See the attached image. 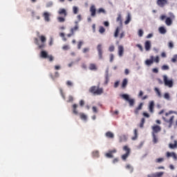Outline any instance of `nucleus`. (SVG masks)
Here are the masks:
<instances>
[{
	"label": "nucleus",
	"instance_id": "nucleus-1",
	"mask_svg": "<svg viewBox=\"0 0 177 177\" xmlns=\"http://www.w3.org/2000/svg\"><path fill=\"white\" fill-rule=\"evenodd\" d=\"M174 111L167 112L165 113V117H162V120L169 124V128H171L172 127V124H174V120L175 119L174 115H171V114H174ZM171 115V116H169Z\"/></svg>",
	"mask_w": 177,
	"mask_h": 177
},
{
	"label": "nucleus",
	"instance_id": "nucleus-2",
	"mask_svg": "<svg viewBox=\"0 0 177 177\" xmlns=\"http://www.w3.org/2000/svg\"><path fill=\"white\" fill-rule=\"evenodd\" d=\"M88 92L94 95H99L103 93V88H100L99 86H92L89 89Z\"/></svg>",
	"mask_w": 177,
	"mask_h": 177
},
{
	"label": "nucleus",
	"instance_id": "nucleus-3",
	"mask_svg": "<svg viewBox=\"0 0 177 177\" xmlns=\"http://www.w3.org/2000/svg\"><path fill=\"white\" fill-rule=\"evenodd\" d=\"M39 38L40 39L41 42L42 44L39 45L38 38L35 37L34 39L35 45H38L39 49H44L45 48V42H46V37L44 35L39 36Z\"/></svg>",
	"mask_w": 177,
	"mask_h": 177
},
{
	"label": "nucleus",
	"instance_id": "nucleus-4",
	"mask_svg": "<svg viewBox=\"0 0 177 177\" xmlns=\"http://www.w3.org/2000/svg\"><path fill=\"white\" fill-rule=\"evenodd\" d=\"M121 98L124 99V100H127L129 102V106H133L135 104V100L130 98L129 95L128 94H122Z\"/></svg>",
	"mask_w": 177,
	"mask_h": 177
},
{
	"label": "nucleus",
	"instance_id": "nucleus-5",
	"mask_svg": "<svg viewBox=\"0 0 177 177\" xmlns=\"http://www.w3.org/2000/svg\"><path fill=\"white\" fill-rule=\"evenodd\" d=\"M123 150L126 151V153L122 156V160H123V161H125V160H127L128 157H129V154L131 153V149H129L128 146L125 145L124 147H123Z\"/></svg>",
	"mask_w": 177,
	"mask_h": 177
},
{
	"label": "nucleus",
	"instance_id": "nucleus-6",
	"mask_svg": "<svg viewBox=\"0 0 177 177\" xmlns=\"http://www.w3.org/2000/svg\"><path fill=\"white\" fill-rule=\"evenodd\" d=\"M163 81L166 86H169V88H172V86H174V82L172 80H169L167 75L163 76Z\"/></svg>",
	"mask_w": 177,
	"mask_h": 177
},
{
	"label": "nucleus",
	"instance_id": "nucleus-7",
	"mask_svg": "<svg viewBox=\"0 0 177 177\" xmlns=\"http://www.w3.org/2000/svg\"><path fill=\"white\" fill-rule=\"evenodd\" d=\"M173 20H175V15H174V13L171 12L170 13V17L166 18L165 24L167 26H171Z\"/></svg>",
	"mask_w": 177,
	"mask_h": 177
},
{
	"label": "nucleus",
	"instance_id": "nucleus-8",
	"mask_svg": "<svg viewBox=\"0 0 177 177\" xmlns=\"http://www.w3.org/2000/svg\"><path fill=\"white\" fill-rule=\"evenodd\" d=\"M115 153H117V149H113L112 150H109L108 153H105V156H106L107 158H113Z\"/></svg>",
	"mask_w": 177,
	"mask_h": 177
},
{
	"label": "nucleus",
	"instance_id": "nucleus-9",
	"mask_svg": "<svg viewBox=\"0 0 177 177\" xmlns=\"http://www.w3.org/2000/svg\"><path fill=\"white\" fill-rule=\"evenodd\" d=\"M156 3L160 8H164L165 5H168V0H157Z\"/></svg>",
	"mask_w": 177,
	"mask_h": 177
},
{
	"label": "nucleus",
	"instance_id": "nucleus-10",
	"mask_svg": "<svg viewBox=\"0 0 177 177\" xmlns=\"http://www.w3.org/2000/svg\"><path fill=\"white\" fill-rule=\"evenodd\" d=\"M97 50L98 52V56L100 59H103V49L102 44H98L97 46Z\"/></svg>",
	"mask_w": 177,
	"mask_h": 177
},
{
	"label": "nucleus",
	"instance_id": "nucleus-11",
	"mask_svg": "<svg viewBox=\"0 0 177 177\" xmlns=\"http://www.w3.org/2000/svg\"><path fill=\"white\" fill-rule=\"evenodd\" d=\"M158 132H161V127L158 125H154L152 127V134L158 133Z\"/></svg>",
	"mask_w": 177,
	"mask_h": 177
},
{
	"label": "nucleus",
	"instance_id": "nucleus-12",
	"mask_svg": "<svg viewBox=\"0 0 177 177\" xmlns=\"http://www.w3.org/2000/svg\"><path fill=\"white\" fill-rule=\"evenodd\" d=\"M118 56L120 57H122V56H124V46L119 45L118 46Z\"/></svg>",
	"mask_w": 177,
	"mask_h": 177
},
{
	"label": "nucleus",
	"instance_id": "nucleus-13",
	"mask_svg": "<svg viewBox=\"0 0 177 177\" xmlns=\"http://www.w3.org/2000/svg\"><path fill=\"white\" fill-rule=\"evenodd\" d=\"M58 14L59 16H63V17H66L67 16V11L64 8H60L58 11Z\"/></svg>",
	"mask_w": 177,
	"mask_h": 177
},
{
	"label": "nucleus",
	"instance_id": "nucleus-14",
	"mask_svg": "<svg viewBox=\"0 0 177 177\" xmlns=\"http://www.w3.org/2000/svg\"><path fill=\"white\" fill-rule=\"evenodd\" d=\"M91 16L95 17L96 16V7L95 6H91L90 7Z\"/></svg>",
	"mask_w": 177,
	"mask_h": 177
},
{
	"label": "nucleus",
	"instance_id": "nucleus-15",
	"mask_svg": "<svg viewBox=\"0 0 177 177\" xmlns=\"http://www.w3.org/2000/svg\"><path fill=\"white\" fill-rule=\"evenodd\" d=\"M153 63H154V57L153 56H151L150 59H147L145 61V64L147 66H151V64H153Z\"/></svg>",
	"mask_w": 177,
	"mask_h": 177
},
{
	"label": "nucleus",
	"instance_id": "nucleus-16",
	"mask_svg": "<svg viewBox=\"0 0 177 177\" xmlns=\"http://www.w3.org/2000/svg\"><path fill=\"white\" fill-rule=\"evenodd\" d=\"M166 156L167 158L172 157L174 160H177V156L175 152H167Z\"/></svg>",
	"mask_w": 177,
	"mask_h": 177
},
{
	"label": "nucleus",
	"instance_id": "nucleus-17",
	"mask_svg": "<svg viewBox=\"0 0 177 177\" xmlns=\"http://www.w3.org/2000/svg\"><path fill=\"white\" fill-rule=\"evenodd\" d=\"M145 50H150L151 48V43L150 41H147L145 44Z\"/></svg>",
	"mask_w": 177,
	"mask_h": 177
},
{
	"label": "nucleus",
	"instance_id": "nucleus-18",
	"mask_svg": "<svg viewBox=\"0 0 177 177\" xmlns=\"http://www.w3.org/2000/svg\"><path fill=\"white\" fill-rule=\"evenodd\" d=\"M149 110L151 113H154V102L151 101L149 103Z\"/></svg>",
	"mask_w": 177,
	"mask_h": 177
},
{
	"label": "nucleus",
	"instance_id": "nucleus-19",
	"mask_svg": "<svg viewBox=\"0 0 177 177\" xmlns=\"http://www.w3.org/2000/svg\"><path fill=\"white\" fill-rule=\"evenodd\" d=\"M88 68L91 71H96L97 70V66H96V64H90Z\"/></svg>",
	"mask_w": 177,
	"mask_h": 177
},
{
	"label": "nucleus",
	"instance_id": "nucleus-20",
	"mask_svg": "<svg viewBox=\"0 0 177 177\" xmlns=\"http://www.w3.org/2000/svg\"><path fill=\"white\" fill-rule=\"evenodd\" d=\"M50 16V15L49 14V12H45L43 14V17H44V20L46 21H49L50 20V19L49 18V17Z\"/></svg>",
	"mask_w": 177,
	"mask_h": 177
},
{
	"label": "nucleus",
	"instance_id": "nucleus-21",
	"mask_svg": "<svg viewBox=\"0 0 177 177\" xmlns=\"http://www.w3.org/2000/svg\"><path fill=\"white\" fill-rule=\"evenodd\" d=\"M128 85V79L125 78L123 80L122 83V88L123 89H125L127 88V86Z\"/></svg>",
	"mask_w": 177,
	"mask_h": 177
},
{
	"label": "nucleus",
	"instance_id": "nucleus-22",
	"mask_svg": "<svg viewBox=\"0 0 177 177\" xmlns=\"http://www.w3.org/2000/svg\"><path fill=\"white\" fill-rule=\"evenodd\" d=\"M105 136H106V138H109V139H113L114 138V133L111 131H108L106 133Z\"/></svg>",
	"mask_w": 177,
	"mask_h": 177
},
{
	"label": "nucleus",
	"instance_id": "nucleus-23",
	"mask_svg": "<svg viewBox=\"0 0 177 177\" xmlns=\"http://www.w3.org/2000/svg\"><path fill=\"white\" fill-rule=\"evenodd\" d=\"M41 57L43 59H47L48 58V53L46 51L42 50L40 54Z\"/></svg>",
	"mask_w": 177,
	"mask_h": 177
},
{
	"label": "nucleus",
	"instance_id": "nucleus-24",
	"mask_svg": "<svg viewBox=\"0 0 177 177\" xmlns=\"http://www.w3.org/2000/svg\"><path fill=\"white\" fill-rule=\"evenodd\" d=\"M75 27L72 28L71 29V32H73L74 34V31H77L78 30V28H80V27L78 26V22L75 21Z\"/></svg>",
	"mask_w": 177,
	"mask_h": 177
},
{
	"label": "nucleus",
	"instance_id": "nucleus-25",
	"mask_svg": "<svg viewBox=\"0 0 177 177\" xmlns=\"http://www.w3.org/2000/svg\"><path fill=\"white\" fill-rule=\"evenodd\" d=\"M93 158H99V151H93L92 152Z\"/></svg>",
	"mask_w": 177,
	"mask_h": 177
},
{
	"label": "nucleus",
	"instance_id": "nucleus-26",
	"mask_svg": "<svg viewBox=\"0 0 177 177\" xmlns=\"http://www.w3.org/2000/svg\"><path fill=\"white\" fill-rule=\"evenodd\" d=\"M127 136L123 135L120 137L119 142L121 143L122 142H127Z\"/></svg>",
	"mask_w": 177,
	"mask_h": 177
},
{
	"label": "nucleus",
	"instance_id": "nucleus-27",
	"mask_svg": "<svg viewBox=\"0 0 177 177\" xmlns=\"http://www.w3.org/2000/svg\"><path fill=\"white\" fill-rule=\"evenodd\" d=\"M131 22V14L129 13L127 15V19L126 21H124V24H129V23Z\"/></svg>",
	"mask_w": 177,
	"mask_h": 177
},
{
	"label": "nucleus",
	"instance_id": "nucleus-28",
	"mask_svg": "<svg viewBox=\"0 0 177 177\" xmlns=\"http://www.w3.org/2000/svg\"><path fill=\"white\" fill-rule=\"evenodd\" d=\"M116 21L119 23V24H122V18L121 17V14H119L118 15V17L116 19Z\"/></svg>",
	"mask_w": 177,
	"mask_h": 177
},
{
	"label": "nucleus",
	"instance_id": "nucleus-29",
	"mask_svg": "<svg viewBox=\"0 0 177 177\" xmlns=\"http://www.w3.org/2000/svg\"><path fill=\"white\" fill-rule=\"evenodd\" d=\"M159 32L160 34H165L167 32V29H165V28L163 26H161L159 28Z\"/></svg>",
	"mask_w": 177,
	"mask_h": 177
},
{
	"label": "nucleus",
	"instance_id": "nucleus-30",
	"mask_svg": "<svg viewBox=\"0 0 177 177\" xmlns=\"http://www.w3.org/2000/svg\"><path fill=\"white\" fill-rule=\"evenodd\" d=\"M154 91H155V92H156L157 96H158V97H162V95H161V91H160V89H159L158 88L156 87V88H154Z\"/></svg>",
	"mask_w": 177,
	"mask_h": 177
},
{
	"label": "nucleus",
	"instance_id": "nucleus-31",
	"mask_svg": "<svg viewBox=\"0 0 177 177\" xmlns=\"http://www.w3.org/2000/svg\"><path fill=\"white\" fill-rule=\"evenodd\" d=\"M97 13H98V15H100V13H103V15H106V10H104V8H99L97 11Z\"/></svg>",
	"mask_w": 177,
	"mask_h": 177
},
{
	"label": "nucleus",
	"instance_id": "nucleus-32",
	"mask_svg": "<svg viewBox=\"0 0 177 177\" xmlns=\"http://www.w3.org/2000/svg\"><path fill=\"white\" fill-rule=\"evenodd\" d=\"M77 107H78V105L77 104H75L73 105V114H78V111H77Z\"/></svg>",
	"mask_w": 177,
	"mask_h": 177
},
{
	"label": "nucleus",
	"instance_id": "nucleus-33",
	"mask_svg": "<svg viewBox=\"0 0 177 177\" xmlns=\"http://www.w3.org/2000/svg\"><path fill=\"white\" fill-rule=\"evenodd\" d=\"M152 138H153V142L154 144L158 143V138H157V136H156V134H154V133H152Z\"/></svg>",
	"mask_w": 177,
	"mask_h": 177
},
{
	"label": "nucleus",
	"instance_id": "nucleus-34",
	"mask_svg": "<svg viewBox=\"0 0 177 177\" xmlns=\"http://www.w3.org/2000/svg\"><path fill=\"white\" fill-rule=\"evenodd\" d=\"M80 117L81 120H83L84 121H86L87 117H86V115H85L84 113H80Z\"/></svg>",
	"mask_w": 177,
	"mask_h": 177
},
{
	"label": "nucleus",
	"instance_id": "nucleus-35",
	"mask_svg": "<svg viewBox=\"0 0 177 177\" xmlns=\"http://www.w3.org/2000/svg\"><path fill=\"white\" fill-rule=\"evenodd\" d=\"M118 34H120V27L116 28L115 31L114 32L115 38L118 37Z\"/></svg>",
	"mask_w": 177,
	"mask_h": 177
},
{
	"label": "nucleus",
	"instance_id": "nucleus-36",
	"mask_svg": "<svg viewBox=\"0 0 177 177\" xmlns=\"http://www.w3.org/2000/svg\"><path fill=\"white\" fill-rule=\"evenodd\" d=\"M169 147L170 149H176V147H177V142L174 141V144H169Z\"/></svg>",
	"mask_w": 177,
	"mask_h": 177
},
{
	"label": "nucleus",
	"instance_id": "nucleus-37",
	"mask_svg": "<svg viewBox=\"0 0 177 177\" xmlns=\"http://www.w3.org/2000/svg\"><path fill=\"white\" fill-rule=\"evenodd\" d=\"M59 72H55L54 75H50L52 80H55V78H59Z\"/></svg>",
	"mask_w": 177,
	"mask_h": 177
},
{
	"label": "nucleus",
	"instance_id": "nucleus-38",
	"mask_svg": "<svg viewBox=\"0 0 177 177\" xmlns=\"http://www.w3.org/2000/svg\"><path fill=\"white\" fill-rule=\"evenodd\" d=\"M145 122H146V120L145 119V118H142L140 123V128H143V126L145 125Z\"/></svg>",
	"mask_w": 177,
	"mask_h": 177
},
{
	"label": "nucleus",
	"instance_id": "nucleus-39",
	"mask_svg": "<svg viewBox=\"0 0 177 177\" xmlns=\"http://www.w3.org/2000/svg\"><path fill=\"white\" fill-rule=\"evenodd\" d=\"M57 20L59 23H64L66 21V19L64 18V17H59L57 18Z\"/></svg>",
	"mask_w": 177,
	"mask_h": 177
},
{
	"label": "nucleus",
	"instance_id": "nucleus-40",
	"mask_svg": "<svg viewBox=\"0 0 177 177\" xmlns=\"http://www.w3.org/2000/svg\"><path fill=\"white\" fill-rule=\"evenodd\" d=\"M138 138V129H134V137L132 138V140H136V138Z\"/></svg>",
	"mask_w": 177,
	"mask_h": 177
},
{
	"label": "nucleus",
	"instance_id": "nucleus-41",
	"mask_svg": "<svg viewBox=\"0 0 177 177\" xmlns=\"http://www.w3.org/2000/svg\"><path fill=\"white\" fill-rule=\"evenodd\" d=\"M99 32L100 34H103L104 32H106V29L103 26H100Z\"/></svg>",
	"mask_w": 177,
	"mask_h": 177
},
{
	"label": "nucleus",
	"instance_id": "nucleus-42",
	"mask_svg": "<svg viewBox=\"0 0 177 177\" xmlns=\"http://www.w3.org/2000/svg\"><path fill=\"white\" fill-rule=\"evenodd\" d=\"M127 169H130V172L132 173L133 172V167H132V166H131V165H127L126 166Z\"/></svg>",
	"mask_w": 177,
	"mask_h": 177
},
{
	"label": "nucleus",
	"instance_id": "nucleus-43",
	"mask_svg": "<svg viewBox=\"0 0 177 177\" xmlns=\"http://www.w3.org/2000/svg\"><path fill=\"white\" fill-rule=\"evenodd\" d=\"M46 8H52L53 6V2L49 1L46 5Z\"/></svg>",
	"mask_w": 177,
	"mask_h": 177
},
{
	"label": "nucleus",
	"instance_id": "nucleus-44",
	"mask_svg": "<svg viewBox=\"0 0 177 177\" xmlns=\"http://www.w3.org/2000/svg\"><path fill=\"white\" fill-rule=\"evenodd\" d=\"M73 10L74 15H77V13H78V8L77 6H73Z\"/></svg>",
	"mask_w": 177,
	"mask_h": 177
},
{
	"label": "nucleus",
	"instance_id": "nucleus-45",
	"mask_svg": "<svg viewBox=\"0 0 177 177\" xmlns=\"http://www.w3.org/2000/svg\"><path fill=\"white\" fill-rule=\"evenodd\" d=\"M115 49V47L113 45L110 46L109 48V52H114Z\"/></svg>",
	"mask_w": 177,
	"mask_h": 177
},
{
	"label": "nucleus",
	"instance_id": "nucleus-46",
	"mask_svg": "<svg viewBox=\"0 0 177 177\" xmlns=\"http://www.w3.org/2000/svg\"><path fill=\"white\" fill-rule=\"evenodd\" d=\"M176 61H177V55H174V57L171 58V62H172V63H176Z\"/></svg>",
	"mask_w": 177,
	"mask_h": 177
},
{
	"label": "nucleus",
	"instance_id": "nucleus-47",
	"mask_svg": "<svg viewBox=\"0 0 177 177\" xmlns=\"http://www.w3.org/2000/svg\"><path fill=\"white\" fill-rule=\"evenodd\" d=\"M155 175L156 176V177H161L162 175H164V172L162 171L157 172L155 174Z\"/></svg>",
	"mask_w": 177,
	"mask_h": 177
},
{
	"label": "nucleus",
	"instance_id": "nucleus-48",
	"mask_svg": "<svg viewBox=\"0 0 177 177\" xmlns=\"http://www.w3.org/2000/svg\"><path fill=\"white\" fill-rule=\"evenodd\" d=\"M153 62H155V63H160V57L156 56L155 58H153Z\"/></svg>",
	"mask_w": 177,
	"mask_h": 177
},
{
	"label": "nucleus",
	"instance_id": "nucleus-49",
	"mask_svg": "<svg viewBox=\"0 0 177 177\" xmlns=\"http://www.w3.org/2000/svg\"><path fill=\"white\" fill-rule=\"evenodd\" d=\"M162 70H163V71L169 70V66H168L167 65H163L162 66Z\"/></svg>",
	"mask_w": 177,
	"mask_h": 177
},
{
	"label": "nucleus",
	"instance_id": "nucleus-50",
	"mask_svg": "<svg viewBox=\"0 0 177 177\" xmlns=\"http://www.w3.org/2000/svg\"><path fill=\"white\" fill-rule=\"evenodd\" d=\"M138 36H139V37H143V30L140 29V30H138Z\"/></svg>",
	"mask_w": 177,
	"mask_h": 177
},
{
	"label": "nucleus",
	"instance_id": "nucleus-51",
	"mask_svg": "<svg viewBox=\"0 0 177 177\" xmlns=\"http://www.w3.org/2000/svg\"><path fill=\"white\" fill-rule=\"evenodd\" d=\"M164 97H165V99H167V100H169V97H170L169 93H165V95H164Z\"/></svg>",
	"mask_w": 177,
	"mask_h": 177
},
{
	"label": "nucleus",
	"instance_id": "nucleus-52",
	"mask_svg": "<svg viewBox=\"0 0 177 177\" xmlns=\"http://www.w3.org/2000/svg\"><path fill=\"white\" fill-rule=\"evenodd\" d=\"M84 42L82 41H79L77 44V49H81L82 45H83Z\"/></svg>",
	"mask_w": 177,
	"mask_h": 177
},
{
	"label": "nucleus",
	"instance_id": "nucleus-53",
	"mask_svg": "<svg viewBox=\"0 0 177 177\" xmlns=\"http://www.w3.org/2000/svg\"><path fill=\"white\" fill-rule=\"evenodd\" d=\"M66 85H67V86H73V82L70 81V80H68L66 82Z\"/></svg>",
	"mask_w": 177,
	"mask_h": 177
},
{
	"label": "nucleus",
	"instance_id": "nucleus-54",
	"mask_svg": "<svg viewBox=\"0 0 177 177\" xmlns=\"http://www.w3.org/2000/svg\"><path fill=\"white\" fill-rule=\"evenodd\" d=\"M109 57H110L111 63H113V61L114 60V55L113 54H110Z\"/></svg>",
	"mask_w": 177,
	"mask_h": 177
},
{
	"label": "nucleus",
	"instance_id": "nucleus-55",
	"mask_svg": "<svg viewBox=\"0 0 177 177\" xmlns=\"http://www.w3.org/2000/svg\"><path fill=\"white\" fill-rule=\"evenodd\" d=\"M168 46L169 48H170V49H172L174 48V42L172 41L169 42Z\"/></svg>",
	"mask_w": 177,
	"mask_h": 177
},
{
	"label": "nucleus",
	"instance_id": "nucleus-56",
	"mask_svg": "<svg viewBox=\"0 0 177 177\" xmlns=\"http://www.w3.org/2000/svg\"><path fill=\"white\" fill-rule=\"evenodd\" d=\"M142 115H143L144 117H146L147 118H150V115H149V113H146V112H144V113H142Z\"/></svg>",
	"mask_w": 177,
	"mask_h": 177
},
{
	"label": "nucleus",
	"instance_id": "nucleus-57",
	"mask_svg": "<svg viewBox=\"0 0 177 177\" xmlns=\"http://www.w3.org/2000/svg\"><path fill=\"white\" fill-rule=\"evenodd\" d=\"M164 161V158H160L156 160V162H162Z\"/></svg>",
	"mask_w": 177,
	"mask_h": 177
},
{
	"label": "nucleus",
	"instance_id": "nucleus-58",
	"mask_svg": "<svg viewBox=\"0 0 177 177\" xmlns=\"http://www.w3.org/2000/svg\"><path fill=\"white\" fill-rule=\"evenodd\" d=\"M47 59H48L49 62H53V56L48 55Z\"/></svg>",
	"mask_w": 177,
	"mask_h": 177
},
{
	"label": "nucleus",
	"instance_id": "nucleus-59",
	"mask_svg": "<svg viewBox=\"0 0 177 177\" xmlns=\"http://www.w3.org/2000/svg\"><path fill=\"white\" fill-rule=\"evenodd\" d=\"M160 19L162 21H164V19H167V16L162 15L160 17Z\"/></svg>",
	"mask_w": 177,
	"mask_h": 177
},
{
	"label": "nucleus",
	"instance_id": "nucleus-60",
	"mask_svg": "<svg viewBox=\"0 0 177 177\" xmlns=\"http://www.w3.org/2000/svg\"><path fill=\"white\" fill-rule=\"evenodd\" d=\"M143 107V104L140 103L139 106L136 108L137 110H142V108Z\"/></svg>",
	"mask_w": 177,
	"mask_h": 177
},
{
	"label": "nucleus",
	"instance_id": "nucleus-61",
	"mask_svg": "<svg viewBox=\"0 0 177 177\" xmlns=\"http://www.w3.org/2000/svg\"><path fill=\"white\" fill-rule=\"evenodd\" d=\"M62 49H63L64 50H68V49H70V48L68 47V45H65V46H64L62 47Z\"/></svg>",
	"mask_w": 177,
	"mask_h": 177
},
{
	"label": "nucleus",
	"instance_id": "nucleus-62",
	"mask_svg": "<svg viewBox=\"0 0 177 177\" xmlns=\"http://www.w3.org/2000/svg\"><path fill=\"white\" fill-rule=\"evenodd\" d=\"M49 45L50 46H52L53 45V37H50Z\"/></svg>",
	"mask_w": 177,
	"mask_h": 177
},
{
	"label": "nucleus",
	"instance_id": "nucleus-63",
	"mask_svg": "<svg viewBox=\"0 0 177 177\" xmlns=\"http://www.w3.org/2000/svg\"><path fill=\"white\" fill-rule=\"evenodd\" d=\"M152 72L157 74L158 73V69L157 68H154L152 69Z\"/></svg>",
	"mask_w": 177,
	"mask_h": 177
},
{
	"label": "nucleus",
	"instance_id": "nucleus-64",
	"mask_svg": "<svg viewBox=\"0 0 177 177\" xmlns=\"http://www.w3.org/2000/svg\"><path fill=\"white\" fill-rule=\"evenodd\" d=\"M92 109L93 113H97V108L96 106H93Z\"/></svg>",
	"mask_w": 177,
	"mask_h": 177
}]
</instances>
